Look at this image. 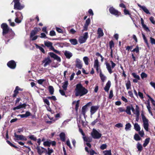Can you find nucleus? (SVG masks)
<instances>
[{"instance_id": "nucleus-1", "label": "nucleus", "mask_w": 155, "mask_h": 155, "mask_svg": "<svg viewBox=\"0 0 155 155\" xmlns=\"http://www.w3.org/2000/svg\"><path fill=\"white\" fill-rule=\"evenodd\" d=\"M88 90L81 84H78L76 85L75 89V95L76 96H82L87 94Z\"/></svg>"}, {"instance_id": "nucleus-2", "label": "nucleus", "mask_w": 155, "mask_h": 155, "mask_svg": "<svg viewBox=\"0 0 155 155\" xmlns=\"http://www.w3.org/2000/svg\"><path fill=\"white\" fill-rule=\"evenodd\" d=\"M141 115L143 123V127L147 131H148L149 130L148 127L149 126V120L146 118L143 113L141 114Z\"/></svg>"}, {"instance_id": "nucleus-3", "label": "nucleus", "mask_w": 155, "mask_h": 155, "mask_svg": "<svg viewBox=\"0 0 155 155\" xmlns=\"http://www.w3.org/2000/svg\"><path fill=\"white\" fill-rule=\"evenodd\" d=\"M13 2L14 3V9L21 10L24 7V5H21L20 3L19 0H13Z\"/></svg>"}, {"instance_id": "nucleus-4", "label": "nucleus", "mask_w": 155, "mask_h": 155, "mask_svg": "<svg viewBox=\"0 0 155 155\" xmlns=\"http://www.w3.org/2000/svg\"><path fill=\"white\" fill-rule=\"evenodd\" d=\"M110 62L111 63V66L110 64L107 62L105 64L106 66V68L108 72L110 74H111L112 73L111 68H114L116 66V64L112 61H111Z\"/></svg>"}, {"instance_id": "nucleus-5", "label": "nucleus", "mask_w": 155, "mask_h": 155, "mask_svg": "<svg viewBox=\"0 0 155 155\" xmlns=\"http://www.w3.org/2000/svg\"><path fill=\"white\" fill-rule=\"evenodd\" d=\"M16 18L15 19V22L18 23H19L21 22L23 18V16L22 13L19 12H18L15 13Z\"/></svg>"}, {"instance_id": "nucleus-6", "label": "nucleus", "mask_w": 155, "mask_h": 155, "mask_svg": "<svg viewBox=\"0 0 155 155\" xmlns=\"http://www.w3.org/2000/svg\"><path fill=\"white\" fill-rule=\"evenodd\" d=\"M91 134L92 137L94 139H99L101 136V134L96 130L94 129H93Z\"/></svg>"}, {"instance_id": "nucleus-7", "label": "nucleus", "mask_w": 155, "mask_h": 155, "mask_svg": "<svg viewBox=\"0 0 155 155\" xmlns=\"http://www.w3.org/2000/svg\"><path fill=\"white\" fill-rule=\"evenodd\" d=\"M88 38V35L87 32H85L83 36L80 37L79 39V41L80 44H82L84 43L87 39Z\"/></svg>"}, {"instance_id": "nucleus-8", "label": "nucleus", "mask_w": 155, "mask_h": 155, "mask_svg": "<svg viewBox=\"0 0 155 155\" xmlns=\"http://www.w3.org/2000/svg\"><path fill=\"white\" fill-rule=\"evenodd\" d=\"M1 27L3 29L2 33L3 35L8 33L9 29L6 24L2 23L1 25Z\"/></svg>"}, {"instance_id": "nucleus-9", "label": "nucleus", "mask_w": 155, "mask_h": 155, "mask_svg": "<svg viewBox=\"0 0 155 155\" xmlns=\"http://www.w3.org/2000/svg\"><path fill=\"white\" fill-rule=\"evenodd\" d=\"M14 136L15 137V139H14L15 140L26 141L27 140L25 137L23 135H18L16 133L14 134Z\"/></svg>"}, {"instance_id": "nucleus-10", "label": "nucleus", "mask_w": 155, "mask_h": 155, "mask_svg": "<svg viewBox=\"0 0 155 155\" xmlns=\"http://www.w3.org/2000/svg\"><path fill=\"white\" fill-rule=\"evenodd\" d=\"M51 62V61L49 57L45 58L42 61V64H44L43 66L44 67H46L47 66L49 65Z\"/></svg>"}, {"instance_id": "nucleus-11", "label": "nucleus", "mask_w": 155, "mask_h": 155, "mask_svg": "<svg viewBox=\"0 0 155 155\" xmlns=\"http://www.w3.org/2000/svg\"><path fill=\"white\" fill-rule=\"evenodd\" d=\"M109 11L111 14L116 16H118L120 14V12H119L117 10H116L113 7L110 8L109 9Z\"/></svg>"}, {"instance_id": "nucleus-12", "label": "nucleus", "mask_w": 155, "mask_h": 155, "mask_svg": "<svg viewBox=\"0 0 155 155\" xmlns=\"http://www.w3.org/2000/svg\"><path fill=\"white\" fill-rule=\"evenodd\" d=\"M36 148L37 150L38 153L39 155H41L42 153L45 152V151H47L46 149L39 146H37Z\"/></svg>"}, {"instance_id": "nucleus-13", "label": "nucleus", "mask_w": 155, "mask_h": 155, "mask_svg": "<svg viewBox=\"0 0 155 155\" xmlns=\"http://www.w3.org/2000/svg\"><path fill=\"white\" fill-rule=\"evenodd\" d=\"M99 107V106H92L91 107L90 112L91 115H93L98 110Z\"/></svg>"}, {"instance_id": "nucleus-14", "label": "nucleus", "mask_w": 155, "mask_h": 155, "mask_svg": "<svg viewBox=\"0 0 155 155\" xmlns=\"http://www.w3.org/2000/svg\"><path fill=\"white\" fill-rule=\"evenodd\" d=\"M91 104L92 103L91 102H89L85 105L82 107L81 110V113L84 116H85L87 110V106L91 105Z\"/></svg>"}, {"instance_id": "nucleus-15", "label": "nucleus", "mask_w": 155, "mask_h": 155, "mask_svg": "<svg viewBox=\"0 0 155 155\" xmlns=\"http://www.w3.org/2000/svg\"><path fill=\"white\" fill-rule=\"evenodd\" d=\"M75 66L78 69H81L82 67L81 61L78 58H77L75 61Z\"/></svg>"}, {"instance_id": "nucleus-16", "label": "nucleus", "mask_w": 155, "mask_h": 155, "mask_svg": "<svg viewBox=\"0 0 155 155\" xmlns=\"http://www.w3.org/2000/svg\"><path fill=\"white\" fill-rule=\"evenodd\" d=\"M7 65L9 67L12 69L15 68L16 66V63L15 61L13 60L11 61L8 62Z\"/></svg>"}, {"instance_id": "nucleus-17", "label": "nucleus", "mask_w": 155, "mask_h": 155, "mask_svg": "<svg viewBox=\"0 0 155 155\" xmlns=\"http://www.w3.org/2000/svg\"><path fill=\"white\" fill-rule=\"evenodd\" d=\"M137 5L138 7L140 8L142 10H143L145 13L147 14H150V12L149 11L145 6H141V5L139 4H137Z\"/></svg>"}, {"instance_id": "nucleus-18", "label": "nucleus", "mask_w": 155, "mask_h": 155, "mask_svg": "<svg viewBox=\"0 0 155 155\" xmlns=\"http://www.w3.org/2000/svg\"><path fill=\"white\" fill-rule=\"evenodd\" d=\"M45 45L49 48L50 50L53 49V47L52 46V43L49 41H45L44 42Z\"/></svg>"}, {"instance_id": "nucleus-19", "label": "nucleus", "mask_w": 155, "mask_h": 155, "mask_svg": "<svg viewBox=\"0 0 155 155\" xmlns=\"http://www.w3.org/2000/svg\"><path fill=\"white\" fill-rule=\"evenodd\" d=\"M111 86V82L110 81H108L106 84V86L104 88V90L107 92H108Z\"/></svg>"}, {"instance_id": "nucleus-20", "label": "nucleus", "mask_w": 155, "mask_h": 155, "mask_svg": "<svg viewBox=\"0 0 155 155\" xmlns=\"http://www.w3.org/2000/svg\"><path fill=\"white\" fill-rule=\"evenodd\" d=\"M97 33L98 34V38H100L103 36L104 35V33L103 30L101 28H99L98 29Z\"/></svg>"}, {"instance_id": "nucleus-21", "label": "nucleus", "mask_w": 155, "mask_h": 155, "mask_svg": "<svg viewBox=\"0 0 155 155\" xmlns=\"http://www.w3.org/2000/svg\"><path fill=\"white\" fill-rule=\"evenodd\" d=\"M64 53L66 57L68 59H70L72 56V53L69 51H65Z\"/></svg>"}, {"instance_id": "nucleus-22", "label": "nucleus", "mask_w": 155, "mask_h": 155, "mask_svg": "<svg viewBox=\"0 0 155 155\" xmlns=\"http://www.w3.org/2000/svg\"><path fill=\"white\" fill-rule=\"evenodd\" d=\"M62 87L63 89L66 91L67 89V87L68 84V81H66L62 83Z\"/></svg>"}, {"instance_id": "nucleus-23", "label": "nucleus", "mask_w": 155, "mask_h": 155, "mask_svg": "<svg viewBox=\"0 0 155 155\" xmlns=\"http://www.w3.org/2000/svg\"><path fill=\"white\" fill-rule=\"evenodd\" d=\"M134 114H135L136 116L140 115L139 108L138 106L137 105H136L135 110L134 112Z\"/></svg>"}, {"instance_id": "nucleus-24", "label": "nucleus", "mask_w": 155, "mask_h": 155, "mask_svg": "<svg viewBox=\"0 0 155 155\" xmlns=\"http://www.w3.org/2000/svg\"><path fill=\"white\" fill-rule=\"evenodd\" d=\"M60 137L61 140L63 141H65V134L63 132H61L60 134Z\"/></svg>"}, {"instance_id": "nucleus-25", "label": "nucleus", "mask_w": 155, "mask_h": 155, "mask_svg": "<svg viewBox=\"0 0 155 155\" xmlns=\"http://www.w3.org/2000/svg\"><path fill=\"white\" fill-rule=\"evenodd\" d=\"M100 76L102 81L104 82L106 79V77L102 73L101 71L100 70Z\"/></svg>"}, {"instance_id": "nucleus-26", "label": "nucleus", "mask_w": 155, "mask_h": 155, "mask_svg": "<svg viewBox=\"0 0 155 155\" xmlns=\"http://www.w3.org/2000/svg\"><path fill=\"white\" fill-rule=\"evenodd\" d=\"M150 139L149 137L145 139L144 140V143L143 144V146L144 147H146L147 144L149 143Z\"/></svg>"}, {"instance_id": "nucleus-27", "label": "nucleus", "mask_w": 155, "mask_h": 155, "mask_svg": "<svg viewBox=\"0 0 155 155\" xmlns=\"http://www.w3.org/2000/svg\"><path fill=\"white\" fill-rule=\"evenodd\" d=\"M134 128L137 131H139L140 129V125L137 123H136L134 125Z\"/></svg>"}, {"instance_id": "nucleus-28", "label": "nucleus", "mask_w": 155, "mask_h": 155, "mask_svg": "<svg viewBox=\"0 0 155 155\" xmlns=\"http://www.w3.org/2000/svg\"><path fill=\"white\" fill-rule=\"evenodd\" d=\"M131 107L129 106H127L126 107V110H125V112H126V113L129 114V115H131V112H130V110H131Z\"/></svg>"}, {"instance_id": "nucleus-29", "label": "nucleus", "mask_w": 155, "mask_h": 155, "mask_svg": "<svg viewBox=\"0 0 155 155\" xmlns=\"http://www.w3.org/2000/svg\"><path fill=\"white\" fill-rule=\"evenodd\" d=\"M131 127V124L130 123H128L126 124L125 129L126 131L130 130Z\"/></svg>"}, {"instance_id": "nucleus-30", "label": "nucleus", "mask_w": 155, "mask_h": 155, "mask_svg": "<svg viewBox=\"0 0 155 155\" xmlns=\"http://www.w3.org/2000/svg\"><path fill=\"white\" fill-rule=\"evenodd\" d=\"M69 41L73 45H75L78 43L77 41L75 39H70Z\"/></svg>"}, {"instance_id": "nucleus-31", "label": "nucleus", "mask_w": 155, "mask_h": 155, "mask_svg": "<svg viewBox=\"0 0 155 155\" xmlns=\"http://www.w3.org/2000/svg\"><path fill=\"white\" fill-rule=\"evenodd\" d=\"M83 60L86 65H88L89 64L88 61L89 59L87 57L85 56L83 58Z\"/></svg>"}, {"instance_id": "nucleus-32", "label": "nucleus", "mask_w": 155, "mask_h": 155, "mask_svg": "<svg viewBox=\"0 0 155 155\" xmlns=\"http://www.w3.org/2000/svg\"><path fill=\"white\" fill-rule=\"evenodd\" d=\"M48 89L50 94L51 95L53 94L54 91L53 87L51 86H49L48 87Z\"/></svg>"}, {"instance_id": "nucleus-33", "label": "nucleus", "mask_w": 155, "mask_h": 155, "mask_svg": "<svg viewBox=\"0 0 155 155\" xmlns=\"http://www.w3.org/2000/svg\"><path fill=\"white\" fill-rule=\"evenodd\" d=\"M137 147L138 151H141L143 149V147L142 145L140 143H138L137 144Z\"/></svg>"}, {"instance_id": "nucleus-34", "label": "nucleus", "mask_w": 155, "mask_h": 155, "mask_svg": "<svg viewBox=\"0 0 155 155\" xmlns=\"http://www.w3.org/2000/svg\"><path fill=\"white\" fill-rule=\"evenodd\" d=\"M37 32L38 31L35 29L32 30L30 34V38H32L37 33Z\"/></svg>"}, {"instance_id": "nucleus-35", "label": "nucleus", "mask_w": 155, "mask_h": 155, "mask_svg": "<svg viewBox=\"0 0 155 155\" xmlns=\"http://www.w3.org/2000/svg\"><path fill=\"white\" fill-rule=\"evenodd\" d=\"M35 47L36 48L39 49L43 53H45V51L43 49L42 47L39 46L38 45L35 44Z\"/></svg>"}, {"instance_id": "nucleus-36", "label": "nucleus", "mask_w": 155, "mask_h": 155, "mask_svg": "<svg viewBox=\"0 0 155 155\" xmlns=\"http://www.w3.org/2000/svg\"><path fill=\"white\" fill-rule=\"evenodd\" d=\"M126 85L127 89V90H128L130 88L131 83L130 80H128L127 81V82L126 84Z\"/></svg>"}, {"instance_id": "nucleus-37", "label": "nucleus", "mask_w": 155, "mask_h": 155, "mask_svg": "<svg viewBox=\"0 0 155 155\" xmlns=\"http://www.w3.org/2000/svg\"><path fill=\"white\" fill-rule=\"evenodd\" d=\"M29 138L34 141H36L37 140L36 137L34 135H31L28 136Z\"/></svg>"}, {"instance_id": "nucleus-38", "label": "nucleus", "mask_w": 155, "mask_h": 155, "mask_svg": "<svg viewBox=\"0 0 155 155\" xmlns=\"http://www.w3.org/2000/svg\"><path fill=\"white\" fill-rule=\"evenodd\" d=\"M142 35L143 38V39L144 40L145 42L146 43L147 46L148 47H149V44L148 42V41H147L145 35L143 34H142Z\"/></svg>"}, {"instance_id": "nucleus-39", "label": "nucleus", "mask_w": 155, "mask_h": 155, "mask_svg": "<svg viewBox=\"0 0 155 155\" xmlns=\"http://www.w3.org/2000/svg\"><path fill=\"white\" fill-rule=\"evenodd\" d=\"M134 138L137 141L140 140H141V138L137 134H136L134 135Z\"/></svg>"}, {"instance_id": "nucleus-40", "label": "nucleus", "mask_w": 155, "mask_h": 155, "mask_svg": "<svg viewBox=\"0 0 155 155\" xmlns=\"http://www.w3.org/2000/svg\"><path fill=\"white\" fill-rule=\"evenodd\" d=\"M147 97L149 98L152 104H153V106H155V101L152 98H151L150 95L147 94Z\"/></svg>"}, {"instance_id": "nucleus-41", "label": "nucleus", "mask_w": 155, "mask_h": 155, "mask_svg": "<svg viewBox=\"0 0 155 155\" xmlns=\"http://www.w3.org/2000/svg\"><path fill=\"white\" fill-rule=\"evenodd\" d=\"M132 74L134 78L136 79H137L138 80H140V76L138 75H137L136 73H133Z\"/></svg>"}, {"instance_id": "nucleus-42", "label": "nucleus", "mask_w": 155, "mask_h": 155, "mask_svg": "<svg viewBox=\"0 0 155 155\" xmlns=\"http://www.w3.org/2000/svg\"><path fill=\"white\" fill-rule=\"evenodd\" d=\"M99 64L98 60L97 59L95 60L94 62V68H96L99 67Z\"/></svg>"}, {"instance_id": "nucleus-43", "label": "nucleus", "mask_w": 155, "mask_h": 155, "mask_svg": "<svg viewBox=\"0 0 155 155\" xmlns=\"http://www.w3.org/2000/svg\"><path fill=\"white\" fill-rule=\"evenodd\" d=\"M49 54L51 57L53 58L54 59H55L58 56V55L52 52H50Z\"/></svg>"}, {"instance_id": "nucleus-44", "label": "nucleus", "mask_w": 155, "mask_h": 155, "mask_svg": "<svg viewBox=\"0 0 155 155\" xmlns=\"http://www.w3.org/2000/svg\"><path fill=\"white\" fill-rule=\"evenodd\" d=\"M49 54L51 57L53 58L54 59H55L58 56V55L52 52H50Z\"/></svg>"}, {"instance_id": "nucleus-45", "label": "nucleus", "mask_w": 155, "mask_h": 155, "mask_svg": "<svg viewBox=\"0 0 155 155\" xmlns=\"http://www.w3.org/2000/svg\"><path fill=\"white\" fill-rule=\"evenodd\" d=\"M43 145L45 146L50 147L51 145V142L48 141H45L44 142Z\"/></svg>"}, {"instance_id": "nucleus-46", "label": "nucleus", "mask_w": 155, "mask_h": 155, "mask_svg": "<svg viewBox=\"0 0 155 155\" xmlns=\"http://www.w3.org/2000/svg\"><path fill=\"white\" fill-rule=\"evenodd\" d=\"M104 155H111V150H107L103 151Z\"/></svg>"}, {"instance_id": "nucleus-47", "label": "nucleus", "mask_w": 155, "mask_h": 155, "mask_svg": "<svg viewBox=\"0 0 155 155\" xmlns=\"http://www.w3.org/2000/svg\"><path fill=\"white\" fill-rule=\"evenodd\" d=\"M47 98L49 99L53 100L54 101H55L57 100L56 97L54 96H52L51 97H48Z\"/></svg>"}, {"instance_id": "nucleus-48", "label": "nucleus", "mask_w": 155, "mask_h": 155, "mask_svg": "<svg viewBox=\"0 0 155 155\" xmlns=\"http://www.w3.org/2000/svg\"><path fill=\"white\" fill-rule=\"evenodd\" d=\"M48 152L47 154L48 155H51V154L53 152V150L52 149H50L49 148H48Z\"/></svg>"}, {"instance_id": "nucleus-49", "label": "nucleus", "mask_w": 155, "mask_h": 155, "mask_svg": "<svg viewBox=\"0 0 155 155\" xmlns=\"http://www.w3.org/2000/svg\"><path fill=\"white\" fill-rule=\"evenodd\" d=\"M147 75L144 72H142L141 74V78L143 79L144 78H147Z\"/></svg>"}, {"instance_id": "nucleus-50", "label": "nucleus", "mask_w": 155, "mask_h": 155, "mask_svg": "<svg viewBox=\"0 0 155 155\" xmlns=\"http://www.w3.org/2000/svg\"><path fill=\"white\" fill-rule=\"evenodd\" d=\"M110 48V49H112V48L114 46V43L112 41H111L109 42Z\"/></svg>"}, {"instance_id": "nucleus-51", "label": "nucleus", "mask_w": 155, "mask_h": 155, "mask_svg": "<svg viewBox=\"0 0 155 155\" xmlns=\"http://www.w3.org/2000/svg\"><path fill=\"white\" fill-rule=\"evenodd\" d=\"M132 52H136V53L139 52V49L138 46H137L136 48L132 51Z\"/></svg>"}, {"instance_id": "nucleus-52", "label": "nucleus", "mask_w": 155, "mask_h": 155, "mask_svg": "<svg viewBox=\"0 0 155 155\" xmlns=\"http://www.w3.org/2000/svg\"><path fill=\"white\" fill-rule=\"evenodd\" d=\"M150 39L151 43L152 45H155V39L151 37L150 38Z\"/></svg>"}, {"instance_id": "nucleus-53", "label": "nucleus", "mask_w": 155, "mask_h": 155, "mask_svg": "<svg viewBox=\"0 0 155 155\" xmlns=\"http://www.w3.org/2000/svg\"><path fill=\"white\" fill-rule=\"evenodd\" d=\"M147 109H151V107L150 106V103L149 100H148L147 101Z\"/></svg>"}, {"instance_id": "nucleus-54", "label": "nucleus", "mask_w": 155, "mask_h": 155, "mask_svg": "<svg viewBox=\"0 0 155 155\" xmlns=\"http://www.w3.org/2000/svg\"><path fill=\"white\" fill-rule=\"evenodd\" d=\"M150 20L152 24H155V20L154 19V18L153 17L151 16L150 17Z\"/></svg>"}, {"instance_id": "nucleus-55", "label": "nucleus", "mask_w": 155, "mask_h": 155, "mask_svg": "<svg viewBox=\"0 0 155 155\" xmlns=\"http://www.w3.org/2000/svg\"><path fill=\"white\" fill-rule=\"evenodd\" d=\"M79 100L77 101L76 102V104L75 105V109L76 111H77L78 110V107H79Z\"/></svg>"}, {"instance_id": "nucleus-56", "label": "nucleus", "mask_w": 155, "mask_h": 155, "mask_svg": "<svg viewBox=\"0 0 155 155\" xmlns=\"http://www.w3.org/2000/svg\"><path fill=\"white\" fill-rule=\"evenodd\" d=\"M59 92L61 94L62 96H65L66 97V96L65 95V91L62 90H59Z\"/></svg>"}, {"instance_id": "nucleus-57", "label": "nucleus", "mask_w": 155, "mask_h": 155, "mask_svg": "<svg viewBox=\"0 0 155 155\" xmlns=\"http://www.w3.org/2000/svg\"><path fill=\"white\" fill-rule=\"evenodd\" d=\"M113 96V91L111 90L110 91L109 98L110 99H111Z\"/></svg>"}, {"instance_id": "nucleus-58", "label": "nucleus", "mask_w": 155, "mask_h": 155, "mask_svg": "<svg viewBox=\"0 0 155 155\" xmlns=\"http://www.w3.org/2000/svg\"><path fill=\"white\" fill-rule=\"evenodd\" d=\"M107 145L106 144H103L100 147V148L102 150H104L107 148Z\"/></svg>"}, {"instance_id": "nucleus-59", "label": "nucleus", "mask_w": 155, "mask_h": 155, "mask_svg": "<svg viewBox=\"0 0 155 155\" xmlns=\"http://www.w3.org/2000/svg\"><path fill=\"white\" fill-rule=\"evenodd\" d=\"M44 102L46 104L48 105L49 106L50 103L49 101L47 99H43Z\"/></svg>"}, {"instance_id": "nucleus-60", "label": "nucleus", "mask_w": 155, "mask_h": 155, "mask_svg": "<svg viewBox=\"0 0 155 155\" xmlns=\"http://www.w3.org/2000/svg\"><path fill=\"white\" fill-rule=\"evenodd\" d=\"M90 23V18L87 19L85 22V23L84 25L88 26Z\"/></svg>"}, {"instance_id": "nucleus-61", "label": "nucleus", "mask_w": 155, "mask_h": 155, "mask_svg": "<svg viewBox=\"0 0 155 155\" xmlns=\"http://www.w3.org/2000/svg\"><path fill=\"white\" fill-rule=\"evenodd\" d=\"M138 133L139 135L141 137H143L144 135V131L143 130H142L141 131H140V130L139 131H138Z\"/></svg>"}, {"instance_id": "nucleus-62", "label": "nucleus", "mask_w": 155, "mask_h": 155, "mask_svg": "<svg viewBox=\"0 0 155 155\" xmlns=\"http://www.w3.org/2000/svg\"><path fill=\"white\" fill-rule=\"evenodd\" d=\"M99 119L97 118L96 120H94L91 123V125H94L96 123H97L99 121Z\"/></svg>"}, {"instance_id": "nucleus-63", "label": "nucleus", "mask_w": 155, "mask_h": 155, "mask_svg": "<svg viewBox=\"0 0 155 155\" xmlns=\"http://www.w3.org/2000/svg\"><path fill=\"white\" fill-rule=\"evenodd\" d=\"M142 27L146 31H149V29L148 27L147 26L145 25L144 24L143 25H142Z\"/></svg>"}, {"instance_id": "nucleus-64", "label": "nucleus", "mask_w": 155, "mask_h": 155, "mask_svg": "<svg viewBox=\"0 0 155 155\" xmlns=\"http://www.w3.org/2000/svg\"><path fill=\"white\" fill-rule=\"evenodd\" d=\"M45 81V80L44 79H41L38 81V82L39 84H41Z\"/></svg>"}]
</instances>
